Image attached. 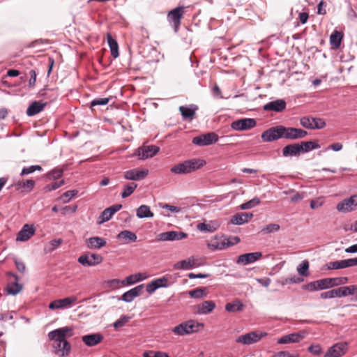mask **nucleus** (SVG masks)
Returning a JSON list of instances; mask_svg holds the SVG:
<instances>
[{
    "instance_id": "nucleus-1",
    "label": "nucleus",
    "mask_w": 357,
    "mask_h": 357,
    "mask_svg": "<svg viewBox=\"0 0 357 357\" xmlns=\"http://www.w3.org/2000/svg\"><path fill=\"white\" fill-rule=\"evenodd\" d=\"M73 335V329L69 326L60 328L48 333L50 340L54 341L53 349L56 355L59 357H65L70 354L71 346L66 339Z\"/></svg>"
},
{
    "instance_id": "nucleus-2",
    "label": "nucleus",
    "mask_w": 357,
    "mask_h": 357,
    "mask_svg": "<svg viewBox=\"0 0 357 357\" xmlns=\"http://www.w3.org/2000/svg\"><path fill=\"white\" fill-rule=\"evenodd\" d=\"M347 282L348 278L347 277L326 278L304 284L302 286V289L310 291H315L343 285L347 284Z\"/></svg>"
},
{
    "instance_id": "nucleus-3",
    "label": "nucleus",
    "mask_w": 357,
    "mask_h": 357,
    "mask_svg": "<svg viewBox=\"0 0 357 357\" xmlns=\"http://www.w3.org/2000/svg\"><path fill=\"white\" fill-rule=\"evenodd\" d=\"M202 159H191L173 166L170 171L175 174H188L195 172L206 165Z\"/></svg>"
},
{
    "instance_id": "nucleus-4",
    "label": "nucleus",
    "mask_w": 357,
    "mask_h": 357,
    "mask_svg": "<svg viewBox=\"0 0 357 357\" xmlns=\"http://www.w3.org/2000/svg\"><path fill=\"white\" fill-rule=\"evenodd\" d=\"M199 327L203 328L204 324L191 319L176 326L172 331L176 335L183 336L197 332Z\"/></svg>"
},
{
    "instance_id": "nucleus-5",
    "label": "nucleus",
    "mask_w": 357,
    "mask_h": 357,
    "mask_svg": "<svg viewBox=\"0 0 357 357\" xmlns=\"http://www.w3.org/2000/svg\"><path fill=\"white\" fill-rule=\"evenodd\" d=\"M348 349L347 342H340L329 347L325 353L324 357H342L347 353Z\"/></svg>"
},
{
    "instance_id": "nucleus-6",
    "label": "nucleus",
    "mask_w": 357,
    "mask_h": 357,
    "mask_svg": "<svg viewBox=\"0 0 357 357\" xmlns=\"http://www.w3.org/2000/svg\"><path fill=\"white\" fill-rule=\"evenodd\" d=\"M357 208V194L344 199L336 206V209L341 213H349Z\"/></svg>"
},
{
    "instance_id": "nucleus-7",
    "label": "nucleus",
    "mask_w": 357,
    "mask_h": 357,
    "mask_svg": "<svg viewBox=\"0 0 357 357\" xmlns=\"http://www.w3.org/2000/svg\"><path fill=\"white\" fill-rule=\"evenodd\" d=\"M266 335V333H259L257 331H252L244 335H241L236 337V342L245 345H249L259 341Z\"/></svg>"
},
{
    "instance_id": "nucleus-8",
    "label": "nucleus",
    "mask_w": 357,
    "mask_h": 357,
    "mask_svg": "<svg viewBox=\"0 0 357 357\" xmlns=\"http://www.w3.org/2000/svg\"><path fill=\"white\" fill-rule=\"evenodd\" d=\"M218 140V135L212 132L194 137L192 139V143L197 146H204L213 144L217 142Z\"/></svg>"
},
{
    "instance_id": "nucleus-9",
    "label": "nucleus",
    "mask_w": 357,
    "mask_h": 357,
    "mask_svg": "<svg viewBox=\"0 0 357 357\" xmlns=\"http://www.w3.org/2000/svg\"><path fill=\"white\" fill-rule=\"evenodd\" d=\"M307 134V131L304 130L282 126V138L295 140L304 138Z\"/></svg>"
},
{
    "instance_id": "nucleus-10",
    "label": "nucleus",
    "mask_w": 357,
    "mask_h": 357,
    "mask_svg": "<svg viewBox=\"0 0 357 357\" xmlns=\"http://www.w3.org/2000/svg\"><path fill=\"white\" fill-rule=\"evenodd\" d=\"M282 126L272 127L261 134L264 142H269L282 138Z\"/></svg>"
},
{
    "instance_id": "nucleus-11",
    "label": "nucleus",
    "mask_w": 357,
    "mask_h": 357,
    "mask_svg": "<svg viewBox=\"0 0 357 357\" xmlns=\"http://www.w3.org/2000/svg\"><path fill=\"white\" fill-rule=\"evenodd\" d=\"M257 122L255 119L245 118L234 121L231 124V128L235 130H248L255 127Z\"/></svg>"
},
{
    "instance_id": "nucleus-12",
    "label": "nucleus",
    "mask_w": 357,
    "mask_h": 357,
    "mask_svg": "<svg viewBox=\"0 0 357 357\" xmlns=\"http://www.w3.org/2000/svg\"><path fill=\"white\" fill-rule=\"evenodd\" d=\"M306 335L307 333L304 331L293 333L281 337L278 340L277 342L280 344L297 343L303 340Z\"/></svg>"
},
{
    "instance_id": "nucleus-13",
    "label": "nucleus",
    "mask_w": 357,
    "mask_h": 357,
    "mask_svg": "<svg viewBox=\"0 0 357 357\" xmlns=\"http://www.w3.org/2000/svg\"><path fill=\"white\" fill-rule=\"evenodd\" d=\"M183 6H178L169 12L167 18L169 22L173 23L175 32L178 31L181 24V20L183 15Z\"/></svg>"
},
{
    "instance_id": "nucleus-14",
    "label": "nucleus",
    "mask_w": 357,
    "mask_h": 357,
    "mask_svg": "<svg viewBox=\"0 0 357 357\" xmlns=\"http://www.w3.org/2000/svg\"><path fill=\"white\" fill-rule=\"evenodd\" d=\"M102 259L100 255L92 253L81 255L78 258V262L85 266H93L100 264Z\"/></svg>"
},
{
    "instance_id": "nucleus-15",
    "label": "nucleus",
    "mask_w": 357,
    "mask_h": 357,
    "mask_svg": "<svg viewBox=\"0 0 357 357\" xmlns=\"http://www.w3.org/2000/svg\"><path fill=\"white\" fill-rule=\"evenodd\" d=\"M159 147L155 145L142 146L137 150L136 155L139 159L146 160L153 157L159 152Z\"/></svg>"
},
{
    "instance_id": "nucleus-16",
    "label": "nucleus",
    "mask_w": 357,
    "mask_h": 357,
    "mask_svg": "<svg viewBox=\"0 0 357 357\" xmlns=\"http://www.w3.org/2000/svg\"><path fill=\"white\" fill-rule=\"evenodd\" d=\"M149 174V170L146 169L135 168L123 173V177L127 180L141 181L145 178Z\"/></svg>"
},
{
    "instance_id": "nucleus-17",
    "label": "nucleus",
    "mask_w": 357,
    "mask_h": 357,
    "mask_svg": "<svg viewBox=\"0 0 357 357\" xmlns=\"http://www.w3.org/2000/svg\"><path fill=\"white\" fill-rule=\"evenodd\" d=\"M77 298L75 296L66 297L63 299H57L51 302L49 305L50 310L64 309L70 307L72 304L76 302Z\"/></svg>"
},
{
    "instance_id": "nucleus-18",
    "label": "nucleus",
    "mask_w": 357,
    "mask_h": 357,
    "mask_svg": "<svg viewBox=\"0 0 357 357\" xmlns=\"http://www.w3.org/2000/svg\"><path fill=\"white\" fill-rule=\"evenodd\" d=\"M158 240L162 241H178L187 237V234L183 231H169L160 233Z\"/></svg>"
},
{
    "instance_id": "nucleus-19",
    "label": "nucleus",
    "mask_w": 357,
    "mask_h": 357,
    "mask_svg": "<svg viewBox=\"0 0 357 357\" xmlns=\"http://www.w3.org/2000/svg\"><path fill=\"white\" fill-rule=\"evenodd\" d=\"M121 204H114L109 208H105L100 215L98 224L101 225L107 221H109L115 213L121 208Z\"/></svg>"
},
{
    "instance_id": "nucleus-20",
    "label": "nucleus",
    "mask_w": 357,
    "mask_h": 357,
    "mask_svg": "<svg viewBox=\"0 0 357 357\" xmlns=\"http://www.w3.org/2000/svg\"><path fill=\"white\" fill-rule=\"evenodd\" d=\"M262 256L261 252H255L241 255L238 256L236 263L243 265L250 264L259 260Z\"/></svg>"
},
{
    "instance_id": "nucleus-21",
    "label": "nucleus",
    "mask_w": 357,
    "mask_h": 357,
    "mask_svg": "<svg viewBox=\"0 0 357 357\" xmlns=\"http://www.w3.org/2000/svg\"><path fill=\"white\" fill-rule=\"evenodd\" d=\"M103 335L100 333H92L82 337V342L87 347H94L100 343L103 340Z\"/></svg>"
},
{
    "instance_id": "nucleus-22",
    "label": "nucleus",
    "mask_w": 357,
    "mask_h": 357,
    "mask_svg": "<svg viewBox=\"0 0 357 357\" xmlns=\"http://www.w3.org/2000/svg\"><path fill=\"white\" fill-rule=\"evenodd\" d=\"M286 108V102L282 99H278L269 102L264 105L263 109L265 111H274L281 112Z\"/></svg>"
},
{
    "instance_id": "nucleus-23",
    "label": "nucleus",
    "mask_w": 357,
    "mask_h": 357,
    "mask_svg": "<svg viewBox=\"0 0 357 357\" xmlns=\"http://www.w3.org/2000/svg\"><path fill=\"white\" fill-rule=\"evenodd\" d=\"M220 226L218 220H211L208 222L199 223L197 225V229L202 232L212 233L215 231Z\"/></svg>"
},
{
    "instance_id": "nucleus-24",
    "label": "nucleus",
    "mask_w": 357,
    "mask_h": 357,
    "mask_svg": "<svg viewBox=\"0 0 357 357\" xmlns=\"http://www.w3.org/2000/svg\"><path fill=\"white\" fill-rule=\"evenodd\" d=\"M144 285L140 284L130 289L122 295L121 299L126 303L132 302L136 297L141 294Z\"/></svg>"
},
{
    "instance_id": "nucleus-25",
    "label": "nucleus",
    "mask_w": 357,
    "mask_h": 357,
    "mask_svg": "<svg viewBox=\"0 0 357 357\" xmlns=\"http://www.w3.org/2000/svg\"><path fill=\"white\" fill-rule=\"evenodd\" d=\"M35 233L33 227L25 225L17 234L16 240L17 241H26L29 240Z\"/></svg>"
},
{
    "instance_id": "nucleus-26",
    "label": "nucleus",
    "mask_w": 357,
    "mask_h": 357,
    "mask_svg": "<svg viewBox=\"0 0 357 357\" xmlns=\"http://www.w3.org/2000/svg\"><path fill=\"white\" fill-rule=\"evenodd\" d=\"M351 266H354L353 259L332 261L327 264L328 269H341Z\"/></svg>"
},
{
    "instance_id": "nucleus-27",
    "label": "nucleus",
    "mask_w": 357,
    "mask_h": 357,
    "mask_svg": "<svg viewBox=\"0 0 357 357\" xmlns=\"http://www.w3.org/2000/svg\"><path fill=\"white\" fill-rule=\"evenodd\" d=\"M106 241L101 237H91L86 240V244L89 249H100L106 245Z\"/></svg>"
},
{
    "instance_id": "nucleus-28",
    "label": "nucleus",
    "mask_w": 357,
    "mask_h": 357,
    "mask_svg": "<svg viewBox=\"0 0 357 357\" xmlns=\"http://www.w3.org/2000/svg\"><path fill=\"white\" fill-rule=\"evenodd\" d=\"M215 307V303L212 301H205L197 305V312L199 314H207L211 313Z\"/></svg>"
},
{
    "instance_id": "nucleus-29",
    "label": "nucleus",
    "mask_w": 357,
    "mask_h": 357,
    "mask_svg": "<svg viewBox=\"0 0 357 357\" xmlns=\"http://www.w3.org/2000/svg\"><path fill=\"white\" fill-rule=\"evenodd\" d=\"M301 153L298 143L287 145L282 149V155L284 157L298 156Z\"/></svg>"
},
{
    "instance_id": "nucleus-30",
    "label": "nucleus",
    "mask_w": 357,
    "mask_h": 357,
    "mask_svg": "<svg viewBox=\"0 0 357 357\" xmlns=\"http://www.w3.org/2000/svg\"><path fill=\"white\" fill-rule=\"evenodd\" d=\"M197 266H198L197 260L193 257H191L186 259L177 262L176 264H174V268L176 269L188 270L192 268Z\"/></svg>"
},
{
    "instance_id": "nucleus-31",
    "label": "nucleus",
    "mask_w": 357,
    "mask_h": 357,
    "mask_svg": "<svg viewBox=\"0 0 357 357\" xmlns=\"http://www.w3.org/2000/svg\"><path fill=\"white\" fill-rule=\"evenodd\" d=\"M253 217L251 213H241L234 215L231 219V222L234 225H241L247 222Z\"/></svg>"
},
{
    "instance_id": "nucleus-32",
    "label": "nucleus",
    "mask_w": 357,
    "mask_h": 357,
    "mask_svg": "<svg viewBox=\"0 0 357 357\" xmlns=\"http://www.w3.org/2000/svg\"><path fill=\"white\" fill-rule=\"evenodd\" d=\"M46 105V102L34 101L27 108L26 114L29 116H34L40 112L41 111H43Z\"/></svg>"
},
{
    "instance_id": "nucleus-33",
    "label": "nucleus",
    "mask_w": 357,
    "mask_h": 357,
    "mask_svg": "<svg viewBox=\"0 0 357 357\" xmlns=\"http://www.w3.org/2000/svg\"><path fill=\"white\" fill-rule=\"evenodd\" d=\"M148 277L149 275L146 273H138L126 277L123 281L125 285H132L137 282L146 280Z\"/></svg>"
},
{
    "instance_id": "nucleus-34",
    "label": "nucleus",
    "mask_w": 357,
    "mask_h": 357,
    "mask_svg": "<svg viewBox=\"0 0 357 357\" xmlns=\"http://www.w3.org/2000/svg\"><path fill=\"white\" fill-rule=\"evenodd\" d=\"M137 238V235L134 232L128 230L122 231L117 235V238L123 241L124 243L135 242Z\"/></svg>"
},
{
    "instance_id": "nucleus-35",
    "label": "nucleus",
    "mask_w": 357,
    "mask_h": 357,
    "mask_svg": "<svg viewBox=\"0 0 357 357\" xmlns=\"http://www.w3.org/2000/svg\"><path fill=\"white\" fill-rule=\"evenodd\" d=\"M136 215L139 218H153V213L151 211L150 207L147 205H141L136 210Z\"/></svg>"
},
{
    "instance_id": "nucleus-36",
    "label": "nucleus",
    "mask_w": 357,
    "mask_h": 357,
    "mask_svg": "<svg viewBox=\"0 0 357 357\" xmlns=\"http://www.w3.org/2000/svg\"><path fill=\"white\" fill-rule=\"evenodd\" d=\"M244 305L240 300H235L231 303H228L225 305V310L229 312H236L242 311Z\"/></svg>"
},
{
    "instance_id": "nucleus-37",
    "label": "nucleus",
    "mask_w": 357,
    "mask_h": 357,
    "mask_svg": "<svg viewBox=\"0 0 357 357\" xmlns=\"http://www.w3.org/2000/svg\"><path fill=\"white\" fill-rule=\"evenodd\" d=\"M107 43L110 48L111 54L114 58H117L119 54V45L116 40H114L112 36L108 33L107 35Z\"/></svg>"
},
{
    "instance_id": "nucleus-38",
    "label": "nucleus",
    "mask_w": 357,
    "mask_h": 357,
    "mask_svg": "<svg viewBox=\"0 0 357 357\" xmlns=\"http://www.w3.org/2000/svg\"><path fill=\"white\" fill-rule=\"evenodd\" d=\"M343 38V34L335 30L330 36V43L335 48H338L340 46L342 40Z\"/></svg>"
},
{
    "instance_id": "nucleus-39",
    "label": "nucleus",
    "mask_w": 357,
    "mask_h": 357,
    "mask_svg": "<svg viewBox=\"0 0 357 357\" xmlns=\"http://www.w3.org/2000/svg\"><path fill=\"white\" fill-rule=\"evenodd\" d=\"M197 109L196 107L192 108V107H185V106H181L179 107V111L181 112L183 119L184 120H187V119L191 120L193 119L194 116L195 115V109Z\"/></svg>"
},
{
    "instance_id": "nucleus-40",
    "label": "nucleus",
    "mask_w": 357,
    "mask_h": 357,
    "mask_svg": "<svg viewBox=\"0 0 357 357\" xmlns=\"http://www.w3.org/2000/svg\"><path fill=\"white\" fill-rule=\"evenodd\" d=\"M61 238L53 239L45 245L44 252L45 253H50L56 249L61 243Z\"/></svg>"
},
{
    "instance_id": "nucleus-41",
    "label": "nucleus",
    "mask_w": 357,
    "mask_h": 357,
    "mask_svg": "<svg viewBox=\"0 0 357 357\" xmlns=\"http://www.w3.org/2000/svg\"><path fill=\"white\" fill-rule=\"evenodd\" d=\"M6 290L9 294L16 295L22 290V285L15 281L8 284Z\"/></svg>"
},
{
    "instance_id": "nucleus-42",
    "label": "nucleus",
    "mask_w": 357,
    "mask_h": 357,
    "mask_svg": "<svg viewBox=\"0 0 357 357\" xmlns=\"http://www.w3.org/2000/svg\"><path fill=\"white\" fill-rule=\"evenodd\" d=\"M137 187V184L135 183H130L124 186L123 190L121 192V197L126 198L131 195Z\"/></svg>"
},
{
    "instance_id": "nucleus-43",
    "label": "nucleus",
    "mask_w": 357,
    "mask_h": 357,
    "mask_svg": "<svg viewBox=\"0 0 357 357\" xmlns=\"http://www.w3.org/2000/svg\"><path fill=\"white\" fill-rule=\"evenodd\" d=\"M309 262L307 260H304L297 267V271L299 275L302 276H307L309 275Z\"/></svg>"
},
{
    "instance_id": "nucleus-44",
    "label": "nucleus",
    "mask_w": 357,
    "mask_h": 357,
    "mask_svg": "<svg viewBox=\"0 0 357 357\" xmlns=\"http://www.w3.org/2000/svg\"><path fill=\"white\" fill-rule=\"evenodd\" d=\"M260 203V199L258 197H255L250 201L242 204L240 206L241 209L247 210L257 206Z\"/></svg>"
},
{
    "instance_id": "nucleus-45",
    "label": "nucleus",
    "mask_w": 357,
    "mask_h": 357,
    "mask_svg": "<svg viewBox=\"0 0 357 357\" xmlns=\"http://www.w3.org/2000/svg\"><path fill=\"white\" fill-rule=\"evenodd\" d=\"M17 185L19 188H26L29 191H31L35 185V181L32 179L18 181Z\"/></svg>"
},
{
    "instance_id": "nucleus-46",
    "label": "nucleus",
    "mask_w": 357,
    "mask_h": 357,
    "mask_svg": "<svg viewBox=\"0 0 357 357\" xmlns=\"http://www.w3.org/2000/svg\"><path fill=\"white\" fill-rule=\"evenodd\" d=\"M77 192V190H68L64 192L59 199L63 203H68Z\"/></svg>"
},
{
    "instance_id": "nucleus-47",
    "label": "nucleus",
    "mask_w": 357,
    "mask_h": 357,
    "mask_svg": "<svg viewBox=\"0 0 357 357\" xmlns=\"http://www.w3.org/2000/svg\"><path fill=\"white\" fill-rule=\"evenodd\" d=\"M280 227L278 224L271 223L264 227L261 229V232L264 234H270L278 231L280 229Z\"/></svg>"
},
{
    "instance_id": "nucleus-48",
    "label": "nucleus",
    "mask_w": 357,
    "mask_h": 357,
    "mask_svg": "<svg viewBox=\"0 0 357 357\" xmlns=\"http://www.w3.org/2000/svg\"><path fill=\"white\" fill-rule=\"evenodd\" d=\"M298 144L301 153L309 152L313 149H315L316 147L312 146V141L301 142Z\"/></svg>"
},
{
    "instance_id": "nucleus-49",
    "label": "nucleus",
    "mask_w": 357,
    "mask_h": 357,
    "mask_svg": "<svg viewBox=\"0 0 357 357\" xmlns=\"http://www.w3.org/2000/svg\"><path fill=\"white\" fill-rule=\"evenodd\" d=\"M107 287L112 289H118L121 285H125L124 281L119 279H112L106 282Z\"/></svg>"
},
{
    "instance_id": "nucleus-50",
    "label": "nucleus",
    "mask_w": 357,
    "mask_h": 357,
    "mask_svg": "<svg viewBox=\"0 0 357 357\" xmlns=\"http://www.w3.org/2000/svg\"><path fill=\"white\" fill-rule=\"evenodd\" d=\"M206 289L202 288H196L189 291V295L192 298H199L206 295L205 292Z\"/></svg>"
},
{
    "instance_id": "nucleus-51",
    "label": "nucleus",
    "mask_w": 357,
    "mask_h": 357,
    "mask_svg": "<svg viewBox=\"0 0 357 357\" xmlns=\"http://www.w3.org/2000/svg\"><path fill=\"white\" fill-rule=\"evenodd\" d=\"M208 247L213 250H223L227 248L225 238L209 243Z\"/></svg>"
},
{
    "instance_id": "nucleus-52",
    "label": "nucleus",
    "mask_w": 357,
    "mask_h": 357,
    "mask_svg": "<svg viewBox=\"0 0 357 357\" xmlns=\"http://www.w3.org/2000/svg\"><path fill=\"white\" fill-rule=\"evenodd\" d=\"M312 129H321L325 127L326 123L325 121L320 118H313L312 120Z\"/></svg>"
},
{
    "instance_id": "nucleus-53",
    "label": "nucleus",
    "mask_w": 357,
    "mask_h": 357,
    "mask_svg": "<svg viewBox=\"0 0 357 357\" xmlns=\"http://www.w3.org/2000/svg\"><path fill=\"white\" fill-rule=\"evenodd\" d=\"M158 206L162 208L168 210L172 213H177L181 211V208L179 207L169 205L168 204L159 203Z\"/></svg>"
},
{
    "instance_id": "nucleus-54",
    "label": "nucleus",
    "mask_w": 357,
    "mask_h": 357,
    "mask_svg": "<svg viewBox=\"0 0 357 357\" xmlns=\"http://www.w3.org/2000/svg\"><path fill=\"white\" fill-rule=\"evenodd\" d=\"M109 98H97L93 99L91 102V107H94L97 105H105L109 102Z\"/></svg>"
},
{
    "instance_id": "nucleus-55",
    "label": "nucleus",
    "mask_w": 357,
    "mask_h": 357,
    "mask_svg": "<svg viewBox=\"0 0 357 357\" xmlns=\"http://www.w3.org/2000/svg\"><path fill=\"white\" fill-rule=\"evenodd\" d=\"M63 184H64V181L61 180L59 181L54 182L53 183H52L50 185H46L44 189H45V192H50V191L54 190L60 188Z\"/></svg>"
},
{
    "instance_id": "nucleus-56",
    "label": "nucleus",
    "mask_w": 357,
    "mask_h": 357,
    "mask_svg": "<svg viewBox=\"0 0 357 357\" xmlns=\"http://www.w3.org/2000/svg\"><path fill=\"white\" fill-rule=\"evenodd\" d=\"M143 356L144 357H169L167 353L162 351L144 352Z\"/></svg>"
},
{
    "instance_id": "nucleus-57",
    "label": "nucleus",
    "mask_w": 357,
    "mask_h": 357,
    "mask_svg": "<svg viewBox=\"0 0 357 357\" xmlns=\"http://www.w3.org/2000/svg\"><path fill=\"white\" fill-rule=\"evenodd\" d=\"M153 281L154 282L155 285L157 287V289L160 288V287H166L168 286V280L165 277L158 278Z\"/></svg>"
},
{
    "instance_id": "nucleus-58",
    "label": "nucleus",
    "mask_w": 357,
    "mask_h": 357,
    "mask_svg": "<svg viewBox=\"0 0 357 357\" xmlns=\"http://www.w3.org/2000/svg\"><path fill=\"white\" fill-rule=\"evenodd\" d=\"M324 203L323 197H318L316 199H313L310 202V208L313 210L321 207Z\"/></svg>"
},
{
    "instance_id": "nucleus-59",
    "label": "nucleus",
    "mask_w": 357,
    "mask_h": 357,
    "mask_svg": "<svg viewBox=\"0 0 357 357\" xmlns=\"http://www.w3.org/2000/svg\"><path fill=\"white\" fill-rule=\"evenodd\" d=\"M312 117L304 116L301 119L300 123L304 128H306L308 129H312Z\"/></svg>"
},
{
    "instance_id": "nucleus-60",
    "label": "nucleus",
    "mask_w": 357,
    "mask_h": 357,
    "mask_svg": "<svg viewBox=\"0 0 357 357\" xmlns=\"http://www.w3.org/2000/svg\"><path fill=\"white\" fill-rule=\"evenodd\" d=\"M308 351L314 355H319L322 349L320 344H311L308 348Z\"/></svg>"
},
{
    "instance_id": "nucleus-61",
    "label": "nucleus",
    "mask_w": 357,
    "mask_h": 357,
    "mask_svg": "<svg viewBox=\"0 0 357 357\" xmlns=\"http://www.w3.org/2000/svg\"><path fill=\"white\" fill-rule=\"evenodd\" d=\"M129 321V317L123 316L114 323V327L116 329L123 326Z\"/></svg>"
},
{
    "instance_id": "nucleus-62",
    "label": "nucleus",
    "mask_w": 357,
    "mask_h": 357,
    "mask_svg": "<svg viewBox=\"0 0 357 357\" xmlns=\"http://www.w3.org/2000/svg\"><path fill=\"white\" fill-rule=\"evenodd\" d=\"M226 242V246L230 247L240 242V238L237 236H230L228 238H224Z\"/></svg>"
},
{
    "instance_id": "nucleus-63",
    "label": "nucleus",
    "mask_w": 357,
    "mask_h": 357,
    "mask_svg": "<svg viewBox=\"0 0 357 357\" xmlns=\"http://www.w3.org/2000/svg\"><path fill=\"white\" fill-rule=\"evenodd\" d=\"M333 294L334 296L335 297H342V296H347V291L345 286L341 287L337 289H333Z\"/></svg>"
},
{
    "instance_id": "nucleus-64",
    "label": "nucleus",
    "mask_w": 357,
    "mask_h": 357,
    "mask_svg": "<svg viewBox=\"0 0 357 357\" xmlns=\"http://www.w3.org/2000/svg\"><path fill=\"white\" fill-rule=\"evenodd\" d=\"M63 175V170L61 169H53L48 174L50 178L57 179Z\"/></svg>"
}]
</instances>
